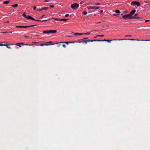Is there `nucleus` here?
<instances>
[{
    "label": "nucleus",
    "instance_id": "obj_1",
    "mask_svg": "<svg viewBox=\"0 0 150 150\" xmlns=\"http://www.w3.org/2000/svg\"><path fill=\"white\" fill-rule=\"evenodd\" d=\"M79 4L76 3H74L71 5V7L74 10L77 9L79 7Z\"/></svg>",
    "mask_w": 150,
    "mask_h": 150
},
{
    "label": "nucleus",
    "instance_id": "obj_2",
    "mask_svg": "<svg viewBox=\"0 0 150 150\" xmlns=\"http://www.w3.org/2000/svg\"><path fill=\"white\" fill-rule=\"evenodd\" d=\"M122 18L124 19H131L132 17L129 14H127L122 16Z\"/></svg>",
    "mask_w": 150,
    "mask_h": 150
},
{
    "label": "nucleus",
    "instance_id": "obj_3",
    "mask_svg": "<svg viewBox=\"0 0 150 150\" xmlns=\"http://www.w3.org/2000/svg\"><path fill=\"white\" fill-rule=\"evenodd\" d=\"M131 5L132 6H134V5H136L138 6H139L141 5L139 2L136 1H133L131 3Z\"/></svg>",
    "mask_w": 150,
    "mask_h": 150
},
{
    "label": "nucleus",
    "instance_id": "obj_4",
    "mask_svg": "<svg viewBox=\"0 0 150 150\" xmlns=\"http://www.w3.org/2000/svg\"><path fill=\"white\" fill-rule=\"evenodd\" d=\"M36 25H31L30 26H16V28H28L31 27H34Z\"/></svg>",
    "mask_w": 150,
    "mask_h": 150
},
{
    "label": "nucleus",
    "instance_id": "obj_5",
    "mask_svg": "<svg viewBox=\"0 0 150 150\" xmlns=\"http://www.w3.org/2000/svg\"><path fill=\"white\" fill-rule=\"evenodd\" d=\"M99 7H95V6H88L87 7V8L89 10L91 9H97L99 8Z\"/></svg>",
    "mask_w": 150,
    "mask_h": 150
},
{
    "label": "nucleus",
    "instance_id": "obj_6",
    "mask_svg": "<svg viewBox=\"0 0 150 150\" xmlns=\"http://www.w3.org/2000/svg\"><path fill=\"white\" fill-rule=\"evenodd\" d=\"M23 42L18 43L16 44V46H18L20 47H21L22 46L25 45Z\"/></svg>",
    "mask_w": 150,
    "mask_h": 150
},
{
    "label": "nucleus",
    "instance_id": "obj_7",
    "mask_svg": "<svg viewBox=\"0 0 150 150\" xmlns=\"http://www.w3.org/2000/svg\"><path fill=\"white\" fill-rule=\"evenodd\" d=\"M48 9V7H44V8H42L40 9L38 8L37 10L38 11H43V10H47Z\"/></svg>",
    "mask_w": 150,
    "mask_h": 150
},
{
    "label": "nucleus",
    "instance_id": "obj_8",
    "mask_svg": "<svg viewBox=\"0 0 150 150\" xmlns=\"http://www.w3.org/2000/svg\"><path fill=\"white\" fill-rule=\"evenodd\" d=\"M136 12V10L135 9H133L132 11L130 12L129 14L130 16H132V15L134 14L135 12Z\"/></svg>",
    "mask_w": 150,
    "mask_h": 150
},
{
    "label": "nucleus",
    "instance_id": "obj_9",
    "mask_svg": "<svg viewBox=\"0 0 150 150\" xmlns=\"http://www.w3.org/2000/svg\"><path fill=\"white\" fill-rule=\"evenodd\" d=\"M7 43H8V42H0V46H5Z\"/></svg>",
    "mask_w": 150,
    "mask_h": 150
},
{
    "label": "nucleus",
    "instance_id": "obj_10",
    "mask_svg": "<svg viewBox=\"0 0 150 150\" xmlns=\"http://www.w3.org/2000/svg\"><path fill=\"white\" fill-rule=\"evenodd\" d=\"M26 18L27 19H30L31 20H33L34 21L36 20L35 19L33 18L32 17L30 16H27V17Z\"/></svg>",
    "mask_w": 150,
    "mask_h": 150
},
{
    "label": "nucleus",
    "instance_id": "obj_11",
    "mask_svg": "<svg viewBox=\"0 0 150 150\" xmlns=\"http://www.w3.org/2000/svg\"><path fill=\"white\" fill-rule=\"evenodd\" d=\"M132 40V41H134V40H135V39H119V40Z\"/></svg>",
    "mask_w": 150,
    "mask_h": 150
},
{
    "label": "nucleus",
    "instance_id": "obj_12",
    "mask_svg": "<svg viewBox=\"0 0 150 150\" xmlns=\"http://www.w3.org/2000/svg\"><path fill=\"white\" fill-rule=\"evenodd\" d=\"M50 33H55L57 32V30H49Z\"/></svg>",
    "mask_w": 150,
    "mask_h": 150
},
{
    "label": "nucleus",
    "instance_id": "obj_13",
    "mask_svg": "<svg viewBox=\"0 0 150 150\" xmlns=\"http://www.w3.org/2000/svg\"><path fill=\"white\" fill-rule=\"evenodd\" d=\"M83 34H84L83 33H74L73 35H82Z\"/></svg>",
    "mask_w": 150,
    "mask_h": 150
},
{
    "label": "nucleus",
    "instance_id": "obj_14",
    "mask_svg": "<svg viewBox=\"0 0 150 150\" xmlns=\"http://www.w3.org/2000/svg\"><path fill=\"white\" fill-rule=\"evenodd\" d=\"M43 33H45V34H47V33H50L49 30L44 31L43 32Z\"/></svg>",
    "mask_w": 150,
    "mask_h": 150
},
{
    "label": "nucleus",
    "instance_id": "obj_15",
    "mask_svg": "<svg viewBox=\"0 0 150 150\" xmlns=\"http://www.w3.org/2000/svg\"><path fill=\"white\" fill-rule=\"evenodd\" d=\"M9 2V1H5L3 2V3L5 4H8Z\"/></svg>",
    "mask_w": 150,
    "mask_h": 150
},
{
    "label": "nucleus",
    "instance_id": "obj_16",
    "mask_svg": "<svg viewBox=\"0 0 150 150\" xmlns=\"http://www.w3.org/2000/svg\"><path fill=\"white\" fill-rule=\"evenodd\" d=\"M67 20H68V19H59V21H66Z\"/></svg>",
    "mask_w": 150,
    "mask_h": 150
},
{
    "label": "nucleus",
    "instance_id": "obj_17",
    "mask_svg": "<svg viewBox=\"0 0 150 150\" xmlns=\"http://www.w3.org/2000/svg\"><path fill=\"white\" fill-rule=\"evenodd\" d=\"M61 43H62V46L64 48L66 47V46L65 44V42H61Z\"/></svg>",
    "mask_w": 150,
    "mask_h": 150
},
{
    "label": "nucleus",
    "instance_id": "obj_18",
    "mask_svg": "<svg viewBox=\"0 0 150 150\" xmlns=\"http://www.w3.org/2000/svg\"><path fill=\"white\" fill-rule=\"evenodd\" d=\"M115 12L117 13V14H119L120 13V11L119 10H116L115 11Z\"/></svg>",
    "mask_w": 150,
    "mask_h": 150
},
{
    "label": "nucleus",
    "instance_id": "obj_19",
    "mask_svg": "<svg viewBox=\"0 0 150 150\" xmlns=\"http://www.w3.org/2000/svg\"><path fill=\"white\" fill-rule=\"evenodd\" d=\"M56 44H57V46L58 47H59L61 45H62V43H61V42H60L59 43H57Z\"/></svg>",
    "mask_w": 150,
    "mask_h": 150
},
{
    "label": "nucleus",
    "instance_id": "obj_20",
    "mask_svg": "<svg viewBox=\"0 0 150 150\" xmlns=\"http://www.w3.org/2000/svg\"><path fill=\"white\" fill-rule=\"evenodd\" d=\"M117 40L116 39L111 40H107V42H111V41H112V40Z\"/></svg>",
    "mask_w": 150,
    "mask_h": 150
},
{
    "label": "nucleus",
    "instance_id": "obj_21",
    "mask_svg": "<svg viewBox=\"0 0 150 150\" xmlns=\"http://www.w3.org/2000/svg\"><path fill=\"white\" fill-rule=\"evenodd\" d=\"M6 47L8 49H11V47L10 46V45H6Z\"/></svg>",
    "mask_w": 150,
    "mask_h": 150
},
{
    "label": "nucleus",
    "instance_id": "obj_22",
    "mask_svg": "<svg viewBox=\"0 0 150 150\" xmlns=\"http://www.w3.org/2000/svg\"><path fill=\"white\" fill-rule=\"evenodd\" d=\"M18 6V4H16L12 5V6L13 7H16Z\"/></svg>",
    "mask_w": 150,
    "mask_h": 150
},
{
    "label": "nucleus",
    "instance_id": "obj_23",
    "mask_svg": "<svg viewBox=\"0 0 150 150\" xmlns=\"http://www.w3.org/2000/svg\"><path fill=\"white\" fill-rule=\"evenodd\" d=\"M35 21H40V22H44L47 21V20H35Z\"/></svg>",
    "mask_w": 150,
    "mask_h": 150
},
{
    "label": "nucleus",
    "instance_id": "obj_24",
    "mask_svg": "<svg viewBox=\"0 0 150 150\" xmlns=\"http://www.w3.org/2000/svg\"><path fill=\"white\" fill-rule=\"evenodd\" d=\"M22 16L23 17H25V18H26L27 17V16H26V15L25 14V13H23L22 14Z\"/></svg>",
    "mask_w": 150,
    "mask_h": 150
},
{
    "label": "nucleus",
    "instance_id": "obj_25",
    "mask_svg": "<svg viewBox=\"0 0 150 150\" xmlns=\"http://www.w3.org/2000/svg\"><path fill=\"white\" fill-rule=\"evenodd\" d=\"M82 14L84 15H86L87 14V13L86 11H84L83 12Z\"/></svg>",
    "mask_w": 150,
    "mask_h": 150
},
{
    "label": "nucleus",
    "instance_id": "obj_26",
    "mask_svg": "<svg viewBox=\"0 0 150 150\" xmlns=\"http://www.w3.org/2000/svg\"><path fill=\"white\" fill-rule=\"evenodd\" d=\"M48 45V44H41L40 45L41 46H44V45Z\"/></svg>",
    "mask_w": 150,
    "mask_h": 150
},
{
    "label": "nucleus",
    "instance_id": "obj_27",
    "mask_svg": "<svg viewBox=\"0 0 150 150\" xmlns=\"http://www.w3.org/2000/svg\"><path fill=\"white\" fill-rule=\"evenodd\" d=\"M95 41H98V42H102V40H95Z\"/></svg>",
    "mask_w": 150,
    "mask_h": 150
},
{
    "label": "nucleus",
    "instance_id": "obj_28",
    "mask_svg": "<svg viewBox=\"0 0 150 150\" xmlns=\"http://www.w3.org/2000/svg\"><path fill=\"white\" fill-rule=\"evenodd\" d=\"M104 35H97V37H98V36H100V37H103L104 36Z\"/></svg>",
    "mask_w": 150,
    "mask_h": 150
},
{
    "label": "nucleus",
    "instance_id": "obj_29",
    "mask_svg": "<svg viewBox=\"0 0 150 150\" xmlns=\"http://www.w3.org/2000/svg\"><path fill=\"white\" fill-rule=\"evenodd\" d=\"M84 34H86V35H89L90 34V33L88 32L87 33H83Z\"/></svg>",
    "mask_w": 150,
    "mask_h": 150
},
{
    "label": "nucleus",
    "instance_id": "obj_30",
    "mask_svg": "<svg viewBox=\"0 0 150 150\" xmlns=\"http://www.w3.org/2000/svg\"><path fill=\"white\" fill-rule=\"evenodd\" d=\"M36 7L35 6H34L33 7V10H35L36 9Z\"/></svg>",
    "mask_w": 150,
    "mask_h": 150
},
{
    "label": "nucleus",
    "instance_id": "obj_31",
    "mask_svg": "<svg viewBox=\"0 0 150 150\" xmlns=\"http://www.w3.org/2000/svg\"><path fill=\"white\" fill-rule=\"evenodd\" d=\"M50 7L51 8H53L54 7V6H53V5H50Z\"/></svg>",
    "mask_w": 150,
    "mask_h": 150
},
{
    "label": "nucleus",
    "instance_id": "obj_32",
    "mask_svg": "<svg viewBox=\"0 0 150 150\" xmlns=\"http://www.w3.org/2000/svg\"><path fill=\"white\" fill-rule=\"evenodd\" d=\"M69 16V14H66L65 15V17H68V16Z\"/></svg>",
    "mask_w": 150,
    "mask_h": 150
},
{
    "label": "nucleus",
    "instance_id": "obj_33",
    "mask_svg": "<svg viewBox=\"0 0 150 150\" xmlns=\"http://www.w3.org/2000/svg\"><path fill=\"white\" fill-rule=\"evenodd\" d=\"M83 42H85L86 44L87 43V41L86 40L84 41Z\"/></svg>",
    "mask_w": 150,
    "mask_h": 150
},
{
    "label": "nucleus",
    "instance_id": "obj_34",
    "mask_svg": "<svg viewBox=\"0 0 150 150\" xmlns=\"http://www.w3.org/2000/svg\"><path fill=\"white\" fill-rule=\"evenodd\" d=\"M83 3H84L83 1H82L80 2V4H83Z\"/></svg>",
    "mask_w": 150,
    "mask_h": 150
},
{
    "label": "nucleus",
    "instance_id": "obj_35",
    "mask_svg": "<svg viewBox=\"0 0 150 150\" xmlns=\"http://www.w3.org/2000/svg\"><path fill=\"white\" fill-rule=\"evenodd\" d=\"M54 20H57V21H59V19H58V18H54Z\"/></svg>",
    "mask_w": 150,
    "mask_h": 150
},
{
    "label": "nucleus",
    "instance_id": "obj_36",
    "mask_svg": "<svg viewBox=\"0 0 150 150\" xmlns=\"http://www.w3.org/2000/svg\"><path fill=\"white\" fill-rule=\"evenodd\" d=\"M136 16H133L132 17V18H136Z\"/></svg>",
    "mask_w": 150,
    "mask_h": 150
},
{
    "label": "nucleus",
    "instance_id": "obj_37",
    "mask_svg": "<svg viewBox=\"0 0 150 150\" xmlns=\"http://www.w3.org/2000/svg\"><path fill=\"white\" fill-rule=\"evenodd\" d=\"M131 35H125V37H131Z\"/></svg>",
    "mask_w": 150,
    "mask_h": 150
},
{
    "label": "nucleus",
    "instance_id": "obj_38",
    "mask_svg": "<svg viewBox=\"0 0 150 150\" xmlns=\"http://www.w3.org/2000/svg\"><path fill=\"white\" fill-rule=\"evenodd\" d=\"M149 21V20H146L145 21V22H148V21Z\"/></svg>",
    "mask_w": 150,
    "mask_h": 150
},
{
    "label": "nucleus",
    "instance_id": "obj_39",
    "mask_svg": "<svg viewBox=\"0 0 150 150\" xmlns=\"http://www.w3.org/2000/svg\"><path fill=\"white\" fill-rule=\"evenodd\" d=\"M29 45V46L34 45H29V44H26V45Z\"/></svg>",
    "mask_w": 150,
    "mask_h": 150
},
{
    "label": "nucleus",
    "instance_id": "obj_40",
    "mask_svg": "<svg viewBox=\"0 0 150 150\" xmlns=\"http://www.w3.org/2000/svg\"><path fill=\"white\" fill-rule=\"evenodd\" d=\"M65 42V43H66V44H67V45L68 44L69 42Z\"/></svg>",
    "mask_w": 150,
    "mask_h": 150
},
{
    "label": "nucleus",
    "instance_id": "obj_41",
    "mask_svg": "<svg viewBox=\"0 0 150 150\" xmlns=\"http://www.w3.org/2000/svg\"><path fill=\"white\" fill-rule=\"evenodd\" d=\"M143 41H150V40H143Z\"/></svg>",
    "mask_w": 150,
    "mask_h": 150
},
{
    "label": "nucleus",
    "instance_id": "obj_42",
    "mask_svg": "<svg viewBox=\"0 0 150 150\" xmlns=\"http://www.w3.org/2000/svg\"><path fill=\"white\" fill-rule=\"evenodd\" d=\"M107 40H102V41H107Z\"/></svg>",
    "mask_w": 150,
    "mask_h": 150
},
{
    "label": "nucleus",
    "instance_id": "obj_43",
    "mask_svg": "<svg viewBox=\"0 0 150 150\" xmlns=\"http://www.w3.org/2000/svg\"><path fill=\"white\" fill-rule=\"evenodd\" d=\"M103 10H101V11H100V13H103Z\"/></svg>",
    "mask_w": 150,
    "mask_h": 150
},
{
    "label": "nucleus",
    "instance_id": "obj_44",
    "mask_svg": "<svg viewBox=\"0 0 150 150\" xmlns=\"http://www.w3.org/2000/svg\"><path fill=\"white\" fill-rule=\"evenodd\" d=\"M93 41H95V40H91V42H93Z\"/></svg>",
    "mask_w": 150,
    "mask_h": 150
},
{
    "label": "nucleus",
    "instance_id": "obj_45",
    "mask_svg": "<svg viewBox=\"0 0 150 150\" xmlns=\"http://www.w3.org/2000/svg\"><path fill=\"white\" fill-rule=\"evenodd\" d=\"M96 5H100V4L99 3H97V4H96Z\"/></svg>",
    "mask_w": 150,
    "mask_h": 150
},
{
    "label": "nucleus",
    "instance_id": "obj_46",
    "mask_svg": "<svg viewBox=\"0 0 150 150\" xmlns=\"http://www.w3.org/2000/svg\"><path fill=\"white\" fill-rule=\"evenodd\" d=\"M52 19V18H49L48 19H47V20H51Z\"/></svg>",
    "mask_w": 150,
    "mask_h": 150
},
{
    "label": "nucleus",
    "instance_id": "obj_47",
    "mask_svg": "<svg viewBox=\"0 0 150 150\" xmlns=\"http://www.w3.org/2000/svg\"><path fill=\"white\" fill-rule=\"evenodd\" d=\"M113 15L114 16H117V14H113Z\"/></svg>",
    "mask_w": 150,
    "mask_h": 150
},
{
    "label": "nucleus",
    "instance_id": "obj_48",
    "mask_svg": "<svg viewBox=\"0 0 150 150\" xmlns=\"http://www.w3.org/2000/svg\"><path fill=\"white\" fill-rule=\"evenodd\" d=\"M8 33V32H2V33Z\"/></svg>",
    "mask_w": 150,
    "mask_h": 150
},
{
    "label": "nucleus",
    "instance_id": "obj_49",
    "mask_svg": "<svg viewBox=\"0 0 150 150\" xmlns=\"http://www.w3.org/2000/svg\"><path fill=\"white\" fill-rule=\"evenodd\" d=\"M127 12V11H124V13H126Z\"/></svg>",
    "mask_w": 150,
    "mask_h": 150
},
{
    "label": "nucleus",
    "instance_id": "obj_50",
    "mask_svg": "<svg viewBox=\"0 0 150 150\" xmlns=\"http://www.w3.org/2000/svg\"><path fill=\"white\" fill-rule=\"evenodd\" d=\"M139 18H139V17H136V18L139 19Z\"/></svg>",
    "mask_w": 150,
    "mask_h": 150
},
{
    "label": "nucleus",
    "instance_id": "obj_51",
    "mask_svg": "<svg viewBox=\"0 0 150 150\" xmlns=\"http://www.w3.org/2000/svg\"><path fill=\"white\" fill-rule=\"evenodd\" d=\"M49 1V0H48V1L46 0V1H44V2H47L48 1Z\"/></svg>",
    "mask_w": 150,
    "mask_h": 150
},
{
    "label": "nucleus",
    "instance_id": "obj_52",
    "mask_svg": "<svg viewBox=\"0 0 150 150\" xmlns=\"http://www.w3.org/2000/svg\"><path fill=\"white\" fill-rule=\"evenodd\" d=\"M45 16V15H43L41 17V18H42L44 16Z\"/></svg>",
    "mask_w": 150,
    "mask_h": 150
},
{
    "label": "nucleus",
    "instance_id": "obj_53",
    "mask_svg": "<svg viewBox=\"0 0 150 150\" xmlns=\"http://www.w3.org/2000/svg\"><path fill=\"white\" fill-rule=\"evenodd\" d=\"M87 42H91V40H87Z\"/></svg>",
    "mask_w": 150,
    "mask_h": 150
},
{
    "label": "nucleus",
    "instance_id": "obj_54",
    "mask_svg": "<svg viewBox=\"0 0 150 150\" xmlns=\"http://www.w3.org/2000/svg\"><path fill=\"white\" fill-rule=\"evenodd\" d=\"M101 23L100 22H98L96 23Z\"/></svg>",
    "mask_w": 150,
    "mask_h": 150
},
{
    "label": "nucleus",
    "instance_id": "obj_55",
    "mask_svg": "<svg viewBox=\"0 0 150 150\" xmlns=\"http://www.w3.org/2000/svg\"><path fill=\"white\" fill-rule=\"evenodd\" d=\"M72 43V42H69V43Z\"/></svg>",
    "mask_w": 150,
    "mask_h": 150
},
{
    "label": "nucleus",
    "instance_id": "obj_56",
    "mask_svg": "<svg viewBox=\"0 0 150 150\" xmlns=\"http://www.w3.org/2000/svg\"><path fill=\"white\" fill-rule=\"evenodd\" d=\"M97 36H96V37H94V38H97Z\"/></svg>",
    "mask_w": 150,
    "mask_h": 150
},
{
    "label": "nucleus",
    "instance_id": "obj_57",
    "mask_svg": "<svg viewBox=\"0 0 150 150\" xmlns=\"http://www.w3.org/2000/svg\"><path fill=\"white\" fill-rule=\"evenodd\" d=\"M84 39H88V38H84Z\"/></svg>",
    "mask_w": 150,
    "mask_h": 150
},
{
    "label": "nucleus",
    "instance_id": "obj_58",
    "mask_svg": "<svg viewBox=\"0 0 150 150\" xmlns=\"http://www.w3.org/2000/svg\"><path fill=\"white\" fill-rule=\"evenodd\" d=\"M137 14H135V16H137Z\"/></svg>",
    "mask_w": 150,
    "mask_h": 150
},
{
    "label": "nucleus",
    "instance_id": "obj_59",
    "mask_svg": "<svg viewBox=\"0 0 150 150\" xmlns=\"http://www.w3.org/2000/svg\"><path fill=\"white\" fill-rule=\"evenodd\" d=\"M72 43H74L75 42H72Z\"/></svg>",
    "mask_w": 150,
    "mask_h": 150
},
{
    "label": "nucleus",
    "instance_id": "obj_60",
    "mask_svg": "<svg viewBox=\"0 0 150 150\" xmlns=\"http://www.w3.org/2000/svg\"><path fill=\"white\" fill-rule=\"evenodd\" d=\"M8 33H11L12 32H8Z\"/></svg>",
    "mask_w": 150,
    "mask_h": 150
},
{
    "label": "nucleus",
    "instance_id": "obj_61",
    "mask_svg": "<svg viewBox=\"0 0 150 150\" xmlns=\"http://www.w3.org/2000/svg\"><path fill=\"white\" fill-rule=\"evenodd\" d=\"M51 42H48L47 43H51Z\"/></svg>",
    "mask_w": 150,
    "mask_h": 150
},
{
    "label": "nucleus",
    "instance_id": "obj_62",
    "mask_svg": "<svg viewBox=\"0 0 150 150\" xmlns=\"http://www.w3.org/2000/svg\"><path fill=\"white\" fill-rule=\"evenodd\" d=\"M123 14V13H121V15H122Z\"/></svg>",
    "mask_w": 150,
    "mask_h": 150
},
{
    "label": "nucleus",
    "instance_id": "obj_63",
    "mask_svg": "<svg viewBox=\"0 0 150 150\" xmlns=\"http://www.w3.org/2000/svg\"><path fill=\"white\" fill-rule=\"evenodd\" d=\"M44 20H47V21H48V20H47H47H45V19H44Z\"/></svg>",
    "mask_w": 150,
    "mask_h": 150
},
{
    "label": "nucleus",
    "instance_id": "obj_64",
    "mask_svg": "<svg viewBox=\"0 0 150 150\" xmlns=\"http://www.w3.org/2000/svg\"><path fill=\"white\" fill-rule=\"evenodd\" d=\"M9 22V21H8L7 22V23H8Z\"/></svg>",
    "mask_w": 150,
    "mask_h": 150
}]
</instances>
